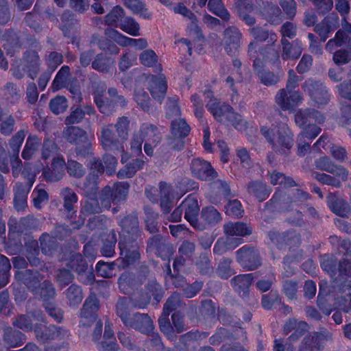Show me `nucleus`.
I'll return each mask as SVG.
<instances>
[{"label":"nucleus","mask_w":351,"mask_h":351,"mask_svg":"<svg viewBox=\"0 0 351 351\" xmlns=\"http://www.w3.org/2000/svg\"><path fill=\"white\" fill-rule=\"evenodd\" d=\"M27 132L24 130H19L11 139L10 145L15 157L12 160V174L14 176H18L21 171V161L18 154L21 146L24 141Z\"/></svg>","instance_id":"412c9836"},{"label":"nucleus","mask_w":351,"mask_h":351,"mask_svg":"<svg viewBox=\"0 0 351 351\" xmlns=\"http://www.w3.org/2000/svg\"><path fill=\"white\" fill-rule=\"evenodd\" d=\"M208 7L210 11L215 15L226 21H229L230 14L227 10L224 9L222 0H209Z\"/></svg>","instance_id":"ea45409f"},{"label":"nucleus","mask_w":351,"mask_h":351,"mask_svg":"<svg viewBox=\"0 0 351 351\" xmlns=\"http://www.w3.org/2000/svg\"><path fill=\"white\" fill-rule=\"evenodd\" d=\"M196 265L203 274H208L213 272V269L210 266V261L206 254H202L199 256Z\"/></svg>","instance_id":"864d4df0"},{"label":"nucleus","mask_w":351,"mask_h":351,"mask_svg":"<svg viewBox=\"0 0 351 351\" xmlns=\"http://www.w3.org/2000/svg\"><path fill=\"white\" fill-rule=\"evenodd\" d=\"M40 145V140L34 135H29L25 143V147L22 152V157L25 160L30 159L36 152Z\"/></svg>","instance_id":"e433bc0d"},{"label":"nucleus","mask_w":351,"mask_h":351,"mask_svg":"<svg viewBox=\"0 0 351 351\" xmlns=\"http://www.w3.org/2000/svg\"><path fill=\"white\" fill-rule=\"evenodd\" d=\"M250 33L255 40L254 42H256L258 45V43H257L258 41L263 42V41H266L268 40V44L267 45H265V47L260 46L261 47L265 48V47H267L269 45H271V36H274V38L276 39L275 44L276 46H278L279 47V46L276 44V42H277L276 36L275 34H270L269 33V32L263 29L262 27H253L250 29Z\"/></svg>","instance_id":"4c0bfd02"},{"label":"nucleus","mask_w":351,"mask_h":351,"mask_svg":"<svg viewBox=\"0 0 351 351\" xmlns=\"http://www.w3.org/2000/svg\"><path fill=\"white\" fill-rule=\"evenodd\" d=\"M129 121L127 118L122 117L120 118L116 124L114 128V131L117 132L119 137L121 140H124L128 135V128Z\"/></svg>","instance_id":"680f3d73"},{"label":"nucleus","mask_w":351,"mask_h":351,"mask_svg":"<svg viewBox=\"0 0 351 351\" xmlns=\"http://www.w3.org/2000/svg\"><path fill=\"white\" fill-rule=\"evenodd\" d=\"M310 197L309 194L300 189H294L287 192L276 191L271 199L265 205L261 215L265 216L269 212H290L296 208L304 200Z\"/></svg>","instance_id":"20e7f679"},{"label":"nucleus","mask_w":351,"mask_h":351,"mask_svg":"<svg viewBox=\"0 0 351 351\" xmlns=\"http://www.w3.org/2000/svg\"><path fill=\"white\" fill-rule=\"evenodd\" d=\"M97 308V301L95 299L90 298L87 300L82 310L80 322L81 325L84 327L90 326L93 322L95 323L94 332V338L95 339L101 334L102 331V323L100 320L97 319L95 314Z\"/></svg>","instance_id":"1a4fd4ad"},{"label":"nucleus","mask_w":351,"mask_h":351,"mask_svg":"<svg viewBox=\"0 0 351 351\" xmlns=\"http://www.w3.org/2000/svg\"><path fill=\"white\" fill-rule=\"evenodd\" d=\"M149 83L150 92L154 98L160 99L165 95L167 90V84L165 77L162 76L159 77H152Z\"/></svg>","instance_id":"473e14b6"},{"label":"nucleus","mask_w":351,"mask_h":351,"mask_svg":"<svg viewBox=\"0 0 351 351\" xmlns=\"http://www.w3.org/2000/svg\"><path fill=\"white\" fill-rule=\"evenodd\" d=\"M106 36L122 47H133L134 48L142 50L147 47V41L145 38H129L117 30L108 29L106 32Z\"/></svg>","instance_id":"2eb2a0df"},{"label":"nucleus","mask_w":351,"mask_h":351,"mask_svg":"<svg viewBox=\"0 0 351 351\" xmlns=\"http://www.w3.org/2000/svg\"><path fill=\"white\" fill-rule=\"evenodd\" d=\"M270 238L279 247H287L289 250H294L299 247L300 238L295 231H288L284 233L271 232Z\"/></svg>","instance_id":"f3484780"},{"label":"nucleus","mask_w":351,"mask_h":351,"mask_svg":"<svg viewBox=\"0 0 351 351\" xmlns=\"http://www.w3.org/2000/svg\"><path fill=\"white\" fill-rule=\"evenodd\" d=\"M136 60V56L130 51L125 52L121 57L119 62V68L125 71L132 66Z\"/></svg>","instance_id":"052dcab7"},{"label":"nucleus","mask_w":351,"mask_h":351,"mask_svg":"<svg viewBox=\"0 0 351 351\" xmlns=\"http://www.w3.org/2000/svg\"><path fill=\"white\" fill-rule=\"evenodd\" d=\"M309 328V325L304 321H300L295 318L288 319L283 326L284 334L291 333L287 339L289 343L288 349L293 350L292 343L297 341L305 332L308 331Z\"/></svg>","instance_id":"f8f14e48"},{"label":"nucleus","mask_w":351,"mask_h":351,"mask_svg":"<svg viewBox=\"0 0 351 351\" xmlns=\"http://www.w3.org/2000/svg\"><path fill=\"white\" fill-rule=\"evenodd\" d=\"M346 38L345 32L339 29L337 32L334 38L330 39L326 45V49L332 51L335 47H341Z\"/></svg>","instance_id":"49530a36"},{"label":"nucleus","mask_w":351,"mask_h":351,"mask_svg":"<svg viewBox=\"0 0 351 351\" xmlns=\"http://www.w3.org/2000/svg\"><path fill=\"white\" fill-rule=\"evenodd\" d=\"M123 15V9L119 6H117L106 16V23L109 25L119 27V23L122 21Z\"/></svg>","instance_id":"c03bdc74"},{"label":"nucleus","mask_w":351,"mask_h":351,"mask_svg":"<svg viewBox=\"0 0 351 351\" xmlns=\"http://www.w3.org/2000/svg\"><path fill=\"white\" fill-rule=\"evenodd\" d=\"M223 232L230 237H245L252 232L251 227L243 222H228L223 225Z\"/></svg>","instance_id":"a878e982"},{"label":"nucleus","mask_w":351,"mask_h":351,"mask_svg":"<svg viewBox=\"0 0 351 351\" xmlns=\"http://www.w3.org/2000/svg\"><path fill=\"white\" fill-rule=\"evenodd\" d=\"M176 304L173 300H169L165 304L163 313L159 319V325L162 332H163L169 339H174L173 328L171 325L169 316L171 314V319L174 323V316L176 315Z\"/></svg>","instance_id":"aec40b11"},{"label":"nucleus","mask_w":351,"mask_h":351,"mask_svg":"<svg viewBox=\"0 0 351 351\" xmlns=\"http://www.w3.org/2000/svg\"><path fill=\"white\" fill-rule=\"evenodd\" d=\"M119 27L124 32L132 36L140 35V25L132 18H127L122 21Z\"/></svg>","instance_id":"a19ab883"},{"label":"nucleus","mask_w":351,"mask_h":351,"mask_svg":"<svg viewBox=\"0 0 351 351\" xmlns=\"http://www.w3.org/2000/svg\"><path fill=\"white\" fill-rule=\"evenodd\" d=\"M232 108L230 105L226 104L214 103L210 106V111L218 121L227 123Z\"/></svg>","instance_id":"7c9ffc66"},{"label":"nucleus","mask_w":351,"mask_h":351,"mask_svg":"<svg viewBox=\"0 0 351 351\" xmlns=\"http://www.w3.org/2000/svg\"><path fill=\"white\" fill-rule=\"evenodd\" d=\"M66 297L72 304L80 302L82 300L81 289L76 285H71L67 290Z\"/></svg>","instance_id":"5fc2aeb1"},{"label":"nucleus","mask_w":351,"mask_h":351,"mask_svg":"<svg viewBox=\"0 0 351 351\" xmlns=\"http://www.w3.org/2000/svg\"><path fill=\"white\" fill-rule=\"evenodd\" d=\"M177 287L182 288L184 296L191 298L201 290L202 282H195L192 285H177Z\"/></svg>","instance_id":"09e8293b"},{"label":"nucleus","mask_w":351,"mask_h":351,"mask_svg":"<svg viewBox=\"0 0 351 351\" xmlns=\"http://www.w3.org/2000/svg\"><path fill=\"white\" fill-rule=\"evenodd\" d=\"M237 260L247 271L256 269L261 265L259 253L254 247L245 245L237 251Z\"/></svg>","instance_id":"9b49d317"},{"label":"nucleus","mask_w":351,"mask_h":351,"mask_svg":"<svg viewBox=\"0 0 351 351\" xmlns=\"http://www.w3.org/2000/svg\"><path fill=\"white\" fill-rule=\"evenodd\" d=\"M326 199L328 207L336 215L345 218L350 214L351 206L346 199L339 196L338 192L329 193Z\"/></svg>","instance_id":"6ab92c4d"},{"label":"nucleus","mask_w":351,"mask_h":351,"mask_svg":"<svg viewBox=\"0 0 351 351\" xmlns=\"http://www.w3.org/2000/svg\"><path fill=\"white\" fill-rule=\"evenodd\" d=\"M143 164L144 161L143 160L137 159L132 165V166H127L125 169L119 171L118 173V176L119 177L122 178L132 177L138 170L141 169Z\"/></svg>","instance_id":"de8ad7c7"},{"label":"nucleus","mask_w":351,"mask_h":351,"mask_svg":"<svg viewBox=\"0 0 351 351\" xmlns=\"http://www.w3.org/2000/svg\"><path fill=\"white\" fill-rule=\"evenodd\" d=\"M67 108L66 100L64 97L58 96L50 102V108L55 114L63 112Z\"/></svg>","instance_id":"603ef678"},{"label":"nucleus","mask_w":351,"mask_h":351,"mask_svg":"<svg viewBox=\"0 0 351 351\" xmlns=\"http://www.w3.org/2000/svg\"><path fill=\"white\" fill-rule=\"evenodd\" d=\"M232 260L226 258H223L219 263L217 268V274L223 278H228L234 274V270L231 268L230 264Z\"/></svg>","instance_id":"a18cd8bd"},{"label":"nucleus","mask_w":351,"mask_h":351,"mask_svg":"<svg viewBox=\"0 0 351 351\" xmlns=\"http://www.w3.org/2000/svg\"><path fill=\"white\" fill-rule=\"evenodd\" d=\"M261 132L276 152L284 154L286 150H290L293 145V133L285 123H278L273 128L263 126L261 128Z\"/></svg>","instance_id":"39448f33"},{"label":"nucleus","mask_w":351,"mask_h":351,"mask_svg":"<svg viewBox=\"0 0 351 351\" xmlns=\"http://www.w3.org/2000/svg\"><path fill=\"white\" fill-rule=\"evenodd\" d=\"M282 45V58L283 60L298 59L302 53V47L298 43H290L286 38L281 40Z\"/></svg>","instance_id":"cd10ccee"},{"label":"nucleus","mask_w":351,"mask_h":351,"mask_svg":"<svg viewBox=\"0 0 351 351\" xmlns=\"http://www.w3.org/2000/svg\"><path fill=\"white\" fill-rule=\"evenodd\" d=\"M332 339V334L325 328L306 335L300 342L298 351H321L324 341Z\"/></svg>","instance_id":"0eeeda50"},{"label":"nucleus","mask_w":351,"mask_h":351,"mask_svg":"<svg viewBox=\"0 0 351 351\" xmlns=\"http://www.w3.org/2000/svg\"><path fill=\"white\" fill-rule=\"evenodd\" d=\"M221 220V215L219 212L213 206H208L202 210L200 218L195 223V229L203 230L208 226H213Z\"/></svg>","instance_id":"4be33fe9"},{"label":"nucleus","mask_w":351,"mask_h":351,"mask_svg":"<svg viewBox=\"0 0 351 351\" xmlns=\"http://www.w3.org/2000/svg\"><path fill=\"white\" fill-rule=\"evenodd\" d=\"M208 337V334L206 332L200 333L199 331L189 332L183 335L180 338V341L184 344H189L192 341H197L198 339L206 338Z\"/></svg>","instance_id":"0e129e2a"},{"label":"nucleus","mask_w":351,"mask_h":351,"mask_svg":"<svg viewBox=\"0 0 351 351\" xmlns=\"http://www.w3.org/2000/svg\"><path fill=\"white\" fill-rule=\"evenodd\" d=\"M104 165L101 162L94 160L90 168L97 170L99 173L103 172L106 168L108 173L111 174L115 170L117 161L114 156L106 154L104 157Z\"/></svg>","instance_id":"72a5a7b5"},{"label":"nucleus","mask_w":351,"mask_h":351,"mask_svg":"<svg viewBox=\"0 0 351 351\" xmlns=\"http://www.w3.org/2000/svg\"><path fill=\"white\" fill-rule=\"evenodd\" d=\"M138 133L143 138V141H146L145 143H158L161 138L158 129L152 124H143Z\"/></svg>","instance_id":"c85d7f7f"},{"label":"nucleus","mask_w":351,"mask_h":351,"mask_svg":"<svg viewBox=\"0 0 351 351\" xmlns=\"http://www.w3.org/2000/svg\"><path fill=\"white\" fill-rule=\"evenodd\" d=\"M228 123H232L237 130H242L246 128L245 121L242 119L240 114L233 110V108L231 110Z\"/></svg>","instance_id":"bf43d9fd"},{"label":"nucleus","mask_w":351,"mask_h":351,"mask_svg":"<svg viewBox=\"0 0 351 351\" xmlns=\"http://www.w3.org/2000/svg\"><path fill=\"white\" fill-rule=\"evenodd\" d=\"M63 138L77 146V153L80 156L88 154L90 144L86 133L78 127H68L63 132Z\"/></svg>","instance_id":"6e6552de"},{"label":"nucleus","mask_w":351,"mask_h":351,"mask_svg":"<svg viewBox=\"0 0 351 351\" xmlns=\"http://www.w3.org/2000/svg\"><path fill=\"white\" fill-rule=\"evenodd\" d=\"M315 169L325 173H318L311 170L312 176L319 182L332 186L335 188H341L342 182L347 181L349 171L346 168L340 165L334 163L328 156H322L315 160Z\"/></svg>","instance_id":"7ed1b4c3"},{"label":"nucleus","mask_w":351,"mask_h":351,"mask_svg":"<svg viewBox=\"0 0 351 351\" xmlns=\"http://www.w3.org/2000/svg\"><path fill=\"white\" fill-rule=\"evenodd\" d=\"M143 138L138 132L134 134L130 141V150L132 154H138L142 152Z\"/></svg>","instance_id":"69168bd1"},{"label":"nucleus","mask_w":351,"mask_h":351,"mask_svg":"<svg viewBox=\"0 0 351 351\" xmlns=\"http://www.w3.org/2000/svg\"><path fill=\"white\" fill-rule=\"evenodd\" d=\"M337 259L335 256H330L328 255H324L322 258V267L327 271L334 274L336 269Z\"/></svg>","instance_id":"774afa93"},{"label":"nucleus","mask_w":351,"mask_h":351,"mask_svg":"<svg viewBox=\"0 0 351 351\" xmlns=\"http://www.w3.org/2000/svg\"><path fill=\"white\" fill-rule=\"evenodd\" d=\"M337 88L342 98L351 101V80L341 82L338 85Z\"/></svg>","instance_id":"338daca9"},{"label":"nucleus","mask_w":351,"mask_h":351,"mask_svg":"<svg viewBox=\"0 0 351 351\" xmlns=\"http://www.w3.org/2000/svg\"><path fill=\"white\" fill-rule=\"evenodd\" d=\"M242 38L240 30L234 26L226 28L223 33L222 45L228 54H234L238 51Z\"/></svg>","instance_id":"4468645a"},{"label":"nucleus","mask_w":351,"mask_h":351,"mask_svg":"<svg viewBox=\"0 0 351 351\" xmlns=\"http://www.w3.org/2000/svg\"><path fill=\"white\" fill-rule=\"evenodd\" d=\"M0 131L3 134H10L14 128V121L4 105H0Z\"/></svg>","instance_id":"2f4dec72"},{"label":"nucleus","mask_w":351,"mask_h":351,"mask_svg":"<svg viewBox=\"0 0 351 351\" xmlns=\"http://www.w3.org/2000/svg\"><path fill=\"white\" fill-rule=\"evenodd\" d=\"M141 63L147 66H152L157 62V56L152 50H145L140 56Z\"/></svg>","instance_id":"e2e57ef3"},{"label":"nucleus","mask_w":351,"mask_h":351,"mask_svg":"<svg viewBox=\"0 0 351 351\" xmlns=\"http://www.w3.org/2000/svg\"><path fill=\"white\" fill-rule=\"evenodd\" d=\"M191 170L195 177L202 180H212L217 177V173L210 163L200 158L192 160Z\"/></svg>","instance_id":"dca6fc26"},{"label":"nucleus","mask_w":351,"mask_h":351,"mask_svg":"<svg viewBox=\"0 0 351 351\" xmlns=\"http://www.w3.org/2000/svg\"><path fill=\"white\" fill-rule=\"evenodd\" d=\"M42 156L44 160L51 159V165L50 167L44 169V165L42 167L36 168L29 167L31 173L26 174V169L23 171V175L29 180V186H32L34 182L35 174L43 169V175L45 178L49 181H56L61 179L64 173L66 164L63 158L58 154V149L53 142L47 141L43 145L42 149Z\"/></svg>","instance_id":"f03ea898"},{"label":"nucleus","mask_w":351,"mask_h":351,"mask_svg":"<svg viewBox=\"0 0 351 351\" xmlns=\"http://www.w3.org/2000/svg\"><path fill=\"white\" fill-rule=\"evenodd\" d=\"M119 245L121 259L124 262L123 267L130 265L139 258L140 254L136 247H132V249H128L123 243H120Z\"/></svg>","instance_id":"58836bf2"},{"label":"nucleus","mask_w":351,"mask_h":351,"mask_svg":"<svg viewBox=\"0 0 351 351\" xmlns=\"http://www.w3.org/2000/svg\"><path fill=\"white\" fill-rule=\"evenodd\" d=\"M226 213L228 215L241 217L243 210L241 202L237 199L229 201L226 206Z\"/></svg>","instance_id":"3c124183"},{"label":"nucleus","mask_w":351,"mask_h":351,"mask_svg":"<svg viewBox=\"0 0 351 351\" xmlns=\"http://www.w3.org/2000/svg\"><path fill=\"white\" fill-rule=\"evenodd\" d=\"M302 88L308 93L312 100L317 105L326 104L329 101L328 91L322 83L308 80L303 84Z\"/></svg>","instance_id":"ddd939ff"},{"label":"nucleus","mask_w":351,"mask_h":351,"mask_svg":"<svg viewBox=\"0 0 351 351\" xmlns=\"http://www.w3.org/2000/svg\"><path fill=\"white\" fill-rule=\"evenodd\" d=\"M114 128L112 125H108L102 130L101 144L106 149H117L119 145Z\"/></svg>","instance_id":"c756f323"},{"label":"nucleus","mask_w":351,"mask_h":351,"mask_svg":"<svg viewBox=\"0 0 351 351\" xmlns=\"http://www.w3.org/2000/svg\"><path fill=\"white\" fill-rule=\"evenodd\" d=\"M184 213V218L195 228V223L198 222L197 218L199 207L197 200L192 196H188L177 208V212Z\"/></svg>","instance_id":"a211bd4d"},{"label":"nucleus","mask_w":351,"mask_h":351,"mask_svg":"<svg viewBox=\"0 0 351 351\" xmlns=\"http://www.w3.org/2000/svg\"><path fill=\"white\" fill-rule=\"evenodd\" d=\"M246 189L249 195L255 197L259 202L267 199L271 192V189L265 183L261 180L250 182Z\"/></svg>","instance_id":"b1692460"},{"label":"nucleus","mask_w":351,"mask_h":351,"mask_svg":"<svg viewBox=\"0 0 351 351\" xmlns=\"http://www.w3.org/2000/svg\"><path fill=\"white\" fill-rule=\"evenodd\" d=\"M253 279L252 274H239L231 280V283L236 291L245 295L248 293Z\"/></svg>","instance_id":"bb28decb"},{"label":"nucleus","mask_w":351,"mask_h":351,"mask_svg":"<svg viewBox=\"0 0 351 351\" xmlns=\"http://www.w3.org/2000/svg\"><path fill=\"white\" fill-rule=\"evenodd\" d=\"M282 291L289 299H296V293L298 292V282L293 280H286L283 284Z\"/></svg>","instance_id":"4d7b16f0"},{"label":"nucleus","mask_w":351,"mask_h":351,"mask_svg":"<svg viewBox=\"0 0 351 351\" xmlns=\"http://www.w3.org/2000/svg\"><path fill=\"white\" fill-rule=\"evenodd\" d=\"M338 27V17L328 16L315 26L314 31L319 34L321 40L325 42L328 37V34L337 29Z\"/></svg>","instance_id":"5701e85b"},{"label":"nucleus","mask_w":351,"mask_h":351,"mask_svg":"<svg viewBox=\"0 0 351 351\" xmlns=\"http://www.w3.org/2000/svg\"><path fill=\"white\" fill-rule=\"evenodd\" d=\"M11 268L7 257L0 255V289L5 286L9 281V271Z\"/></svg>","instance_id":"79ce46f5"},{"label":"nucleus","mask_w":351,"mask_h":351,"mask_svg":"<svg viewBox=\"0 0 351 351\" xmlns=\"http://www.w3.org/2000/svg\"><path fill=\"white\" fill-rule=\"evenodd\" d=\"M274 100L281 110L292 111L302 102L303 97L298 91L282 88L277 92Z\"/></svg>","instance_id":"9d476101"},{"label":"nucleus","mask_w":351,"mask_h":351,"mask_svg":"<svg viewBox=\"0 0 351 351\" xmlns=\"http://www.w3.org/2000/svg\"><path fill=\"white\" fill-rule=\"evenodd\" d=\"M332 60L337 65L347 64L351 60V53L346 49H339L334 53Z\"/></svg>","instance_id":"6e6d98bb"},{"label":"nucleus","mask_w":351,"mask_h":351,"mask_svg":"<svg viewBox=\"0 0 351 351\" xmlns=\"http://www.w3.org/2000/svg\"><path fill=\"white\" fill-rule=\"evenodd\" d=\"M195 250V245L189 241H183L179 247V257H177V265H183L186 260L191 258Z\"/></svg>","instance_id":"f704fd0d"},{"label":"nucleus","mask_w":351,"mask_h":351,"mask_svg":"<svg viewBox=\"0 0 351 351\" xmlns=\"http://www.w3.org/2000/svg\"><path fill=\"white\" fill-rule=\"evenodd\" d=\"M173 186L169 184L161 182L159 184V195L160 197V206L165 213H169L173 208Z\"/></svg>","instance_id":"393cba45"},{"label":"nucleus","mask_w":351,"mask_h":351,"mask_svg":"<svg viewBox=\"0 0 351 351\" xmlns=\"http://www.w3.org/2000/svg\"><path fill=\"white\" fill-rule=\"evenodd\" d=\"M278 299L279 295L277 291H271L268 294H265L262 296L261 299L262 306L265 309L270 310Z\"/></svg>","instance_id":"13d9d810"},{"label":"nucleus","mask_w":351,"mask_h":351,"mask_svg":"<svg viewBox=\"0 0 351 351\" xmlns=\"http://www.w3.org/2000/svg\"><path fill=\"white\" fill-rule=\"evenodd\" d=\"M270 182L272 185H282L285 187L298 186V184L294 180L285 174L276 170L273 171L269 175Z\"/></svg>","instance_id":"c9c22d12"},{"label":"nucleus","mask_w":351,"mask_h":351,"mask_svg":"<svg viewBox=\"0 0 351 351\" xmlns=\"http://www.w3.org/2000/svg\"><path fill=\"white\" fill-rule=\"evenodd\" d=\"M125 302L120 301L117 304V311L122 320L130 326L141 331L148 333L153 330V322L151 318L145 314H134L131 317H127V311L125 308Z\"/></svg>","instance_id":"423d86ee"},{"label":"nucleus","mask_w":351,"mask_h":351,"mask_svg":"<svg viewBox=\"0 0 351 351\" xmlns=\"http://www.w3.org/2000/svg\"><path fill=\"white\" fill-rule=\"evenodd\" d=\"M322 129L315 124H308L304 127L302 131L299 134L298 138L301 140L307 138L312 140L315 138L321 132Z\"/></svg>","instance_id":"37998d69"},{"label":"nucleus","mask_w":351,"mask_h":351,"mask_svg":"<svg viewBox=\"0 0 351 351\" xmlns=\"http://www.w3.org/2000/svg\"><path fill=\"white\" fill-rule=\"evenodd\" d=\"M114 61L110 58L97 57L93 62V67L101 72L108 71L114 65Z\"/></svg>","instance_id":"8fccbe9b"},{"label":"nucleus","mask_w":351,"mask_h":351,"mask_svg":"<svg viewBox=\"0 0 351 351\" xmlns=\"http://www.w3.org/2000/svg\"><path fill=\"white\" fill-rule=\"evenodd\" d=\"M271 45L267 47H261L256 42H250L247 47V55L253 61V67L257 73L261 82L266 86H272L280 80V76L269 70L263 69V60L276 62L279 60V47L276 45L274 36L271 37Z\"/></svg>","instance_id":"f257e3e1"}]
</instances>
